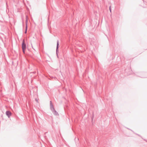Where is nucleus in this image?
Masks as SVG:
<instances>
[{"label": "nucleus", "instance_id": "obj_1", "mask_svg": "<svg viewBox=\"0 0 147 147\" xmlns=\"http://www.w3.org/2000/svg\"><path fill=\"white\" fill-rule=\"evenodd\" d=\"M22 48L23 52L24 53H25V51L26 48V45L25 44L24 40H23L22 41Z\"/></svg>", "mask_w": 147, "mask_h": 147}, {"label": "nucleus", "instance_id": "obj_2", "mask_svg": "<svg viewBox=\"0 0 147 147\" xmlns=\"http://www.w3.org/2000/svg\"><path fill=\"white\" fill-rule=\"evenodd\" d=\"M5 114L9 118L11 115V113L9 111H7Z\"/></svg>", "mask_w": 147, "mask_h": 147}, {"label": "nucleus", "instance_id": "obj_3", "mask_svg": "<svg viewBox=\"0 0 147 147\" xmlns=\"http://www.w3.org/2000/svg\"><path fill=\"white\" fill-rule=\"evenodd\" d=\"M59 42L58 40L57 41V47H56V53L57 56H58L57 54V51L58 50L59 47Z\"/></svg>", "mask_w": 147, "mask_h": 147}, {"label": "nucleus", "instance_id": "obj_4", "mask_svg": "<svg viewBox=\"0 0 147 147\" xmlns=\"http://www.w3.org/2000/svg\"><path fill=\"white\" fill-rule=\"evenodd\" d=\"M52 111L53 112V113L55 115H59V114L55 110V109H54V111Z\"/></svg>", "mask_w": 147, "mask_h": 147}, {"label": "nucleus", "instance_id": "obj_5", "mask_svg": "<svg viewBox=\"0 0 147 147\" xmlns=\"http://www.w3.org/2000/svg\"><path fill=\"white\" fill-rule=\"evenodd\" d=\"M27 20H26V30H25V33H26L27 32Z\"/></svg>", "mask_w": 147, "mask_h": 147}, {"label": "nucleus", "instance_id": "obj_6", "mask_svg": "<svg viewBox=\"0 0 147 147\" xmlns=\"http://www.w3.org/2000/svg\"><path fill=\"white\" fill-rule=\"evenodd\" d=\"M50 109L52 111L54 110L55 109L53 105H52L50 106Z\"/></svg>", "mask_w": 147, "mask_h": 147}, {"label": "nucleus", "instance_id": "obj_7", "mask_svg": "<svg viewBox=\"0 0 147 147\" xmlns=\"http://www.w3.org/2000/svg\"><path fill=\"white\" fill-rule=\"evenodd\" d=\"M109 10L110 11V12H111V5L109 7Z\"/></svg>", "mask_w": 147, "mask_h": 147}, {"label": "nucleus", "instance_id": "obj_8", "mask_svg": "<svg viewBox=\"0 0 147 147\" xmlns=\"http://www.w3.org/2000/svg\"><path fill=\"white\" fill-rule=\"evenodd\" d=\"M50 106H52V105H53V104H52L51 101H50Z\"/></svg>", "mask_w": 147, "mask_h": 147}, {"label": "nucleus", "instance_id": "obj_9", "mask_svg": "<svg viewBox=\"0 0 147 147\" xmlns=\"http://www.w3.org/2000/svg\"><path fill=\"white\" fill-rule=\"evenodd\" d=\"M31 45L32 47V48H33L34 50H35V49H34L33 48V46H32V43H31Z\"/></svg>", "mask_w": 147, "mask_h": 147}]
</instances>
